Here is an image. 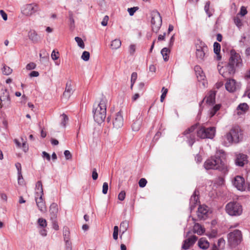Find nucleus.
<instances>
[{
    "instance_id": "42",
    "label": "nucleus",
    "mask_w": 250,
    "mask_h": 250,
    "mask_svg": "<svg viewBox=\"0 0 250 250\" xmlns=\"http://www.w3.org/2000/svg\"><path fill=\"white\" fill-rule=\"evenodd\" d=\"M137 74L136 72L132 73V74L131 75V89H132L133 85L134 83H135V82L137 79Z\"/></svg>"
},
{
    "instance_id": "55",
    "label": "nucleus",
    "mask_w": 250,
    "mask_h": 250,
    "mask_svg": "<svg viewBox=\"0 0 250 250\" xmlns=\"http://www.w3.org/2000/svg\"><path fill=\"white\" fill-rule=\"evenodd\" d=\"M69 20L70 21V26L71 27H73L74 26L75 21H74V20L73 19V14L71 13H69Z\"/></svg>"
},
{
    "instance_id": "41",
    "label": "nucleus",
    "mask_w": 250,
    "mask_h": 250,
    "mask_svg": "<svg viewBox=\"0 0 250 250\" xmlns=\"http://www.w3.org/2000/svg\"><path fill=\"white\" fill-rule=\"evenodd\" d=\"M90 57V54L87 51H84L81 56V58L84 61H87L89 60Z\"/></svg>"
},
{
    "instance_id": "62",
    "label": "nucleus",
    "mask_w": 250,
    "mask_h": 250,
    "mask_svg": "<svg viewBox=\"0 0 250 250\" xmlns=\"http://www.w3.org/2000/svg\"><path fill=\"white\" fill-rule=\"evenodd\" d=\"M42 156L44 158H45L47 160L50 161V155L46 152L45 151H43L42 152Z\"/></svg>"
},
{
    "instance_id": "51",
    "label": "nucleus",
    "mask_w": 250,
    "mask_h": 250,
    "mask_svg": "<svg viewBox=\"0 0 250 250\" xmlns=\"http://www.w3.org/2000/svg\"><path fill=\"white\" fill-rule=\"evenodd\" d=\"M15 166L17 168L18 174L20 175V177H22L21 165L20 163H17Z\"/></svg>"
},
{
    "instance_id": "29",
    "label": "nucleus",
    "mask_w": 250,
    "mask_h": 250,
    "mask_svg": "<svg viewBox=\"0 0 250 250\" xmlns=\"http://www.w3.org/2000/svg\"><path fill=\"white\" fill-rule=\"evenodd\" d=\"M196 76L199 81H202L203 86L204 87H207V82L205 80L206 76L204 73L203 71H202V72H198L197 74H196Z\"/></svg>"
},
{
    "instance_id": "31",
    "label": "nucleus",
    "mask_w": 250,
    "mask_h": 250,
    "mask_svg": "<svg viewBox=\"0 0 250 250\" xmlns=\"http://www.w3.org/2000/svg\"><path fill=\"white\" fill-rule=\"evenodd\" d=\"M132 129L134 131H138L141 127V122L139 120V118L134 121L132 125Z\"/></svg>"
},
{
    "instance_id": "47",
    "label": "nucleus",
    "mask_w": 250,
    "mask_h": 250,
    "mask_svg": "<svg viewBox=\"0 0 250 250\" xmlns=\"http://www.w3.org/2000/svg\"><path fill=\"white\" fill-rule=\"evenodd\" d=\"M108 189V185L107 182H104L103 185L102 192L104 194H106L107 193Z\"/></svg>"
},
{
    "instance_id": "40",
    "label": "nucleus",
    "mask_w": 250,
    "mask_h": 250,
    "mask_svg": "<svg viewBox=\"0 0 250 250\" xmlns=\"http://www.w3.org/2000/svg\"><path fill=\"white\" fill-rule=\"evenodd\" d=\"M62 122H61V125L63 127H65L66 122L68 120V118L67 116L64 113L62 115Z\"/></svg>"
},
{
    "instance_id": "49",
    "label": "nucleus",
    "mask_w": 250,
    "mask_h": 250,
    "mask_svg": "<svg viewBox=\"0 0 250 250\" xmlns=\"http://www.w3.org/2000/svg\"><path fill=\"white\" fill-rule=\"evenodd\" d=\"M125 197V191H122L118 195V199L120 201H123Z\"/></svg>"
},
{
    "instance_id": "61",
    "label": "nucleus",
    "mask_w": 250,
    "mask_h": 250,
    "mask_svg": "<svg viewBox=\"0 0 250 250\" xmlns=\"http://www.w3.org/2000/svg\"><path fill=\"white\" fill-rule=\"evenodd\" d=\"M39 73L38 71H32L29 74V76L30 77H38V76H39Z\"/></svg>"
},
{
    "instance_id": "35",
    "label": "nucleus",
    "mask_w": 250,
    "mask_h": 250,
    "mask_svg": "<svg viewBox=\"0 0 250 250\" xmlns=\"http://www.w3.org/2000/svg\"><path fill=\"white\" fill-rule=\"evenodd\" d=\"M75 40L77 42L78 45L81 48L83 49L84 48L85 45L83 41V40L79 37H76L75 38Z\"/></svg>"
},
{
    "instance_id": "34",
    "label": "nucleus",
    "mask_w": 250,
    "mask_h": 250,
    "mask_svg": "<svg viewBox=\"0 0 250 250\" xmlns=\"http://www.w3.org/2000/svg\"><path fill=\"white\" fill-rule=\"evenodd\" d=\"M2 72L4 75H9L12 72V69L9 66L4 65L2 68Z\"/></svg>"
},
{
    "instance_id": "39",
    "label": "nucleus",
    "mask_w": 250,
    "mask_h": 250,
    "mask_svg": "<svg viewBox=\"0 0 250 250\" xmlns=\"http://www.w3.org/2000/svg\"><path fill=\"white\" fill-rule=\"evenodd\" d=\"M36 187L37 190H39L40 192V195H43V191L42 188V182L39 181H38L36 184Z\"/></svg>"
},
{
    "instance_id": "46",
    "label": "nucleus",
    "mask_w": 250,
    "mask_h": 250,
    "mask_svg": "<svg viewBox=\"0 0 250 250\" xmlns=\"http://www.w3.org/2000/svg\"><path fill=\"white\" fill-rule=\"evenodd\" d=\"M119 228L118 227L116 226L114 227V230L113 233V237L114 239L117 240L118 239Z\"/></svg>"
},
{
    "instance_id": "5",
    "label": "nucleus",
    "mask_w": 250,
    "mask_h": 250,
    "mask_svg": "<svg viewBox=\"0 0 250 250\" xmlns=\"http://www.w3.org/2000/svg\"><path fill=\"white\" fill-rule=\"evenodd\" d=\"M242 234L240 230L235 229L228 234V242L231 248H235L242 241Z\"/></svg>"
},
{
    "instance_id": "2",
    "label": "nucleus",
    "mask_w": 250,
    "mask_h": 250,
    "mask_svg": "<svg viewBox=\"0 0 250 250\" xmlns=\"http://www.w3.org/2000/svg\"><path fill=\"white\" fill-rule=\"evenodd\" d=\"M243 139V131L239 126L233 127L230 130L222 137V144L229 146L232 143H238Z\"/></svg>"
},
{
    "instance_id": "32",
    "label": "nucleus",
    "mask_w": 250,
    "mask_h": 250,
    "mask_svg": "<svg viewBox=\"0 0 250 250\" xmlns=\"http://www.w3.org/2000/svg\"><path fill=\"white\" fill-rule=\"evenodd\" d=\"M121 41L119 39H115L111 42V47L112 49H117L121 46Z\"/></svg>"
},
{
    "instance_id": "60",
    "label": "nucleus",
    "mask_w": 250,
    "mask_h": 250,
    "mask_svg": "<svg viewBox=\"0 0 250 250\" xmlns=\"http://www.w3.org/2000/svg\"><path fill=\"white\" fill-rule=\"evenodd\" d=\"M217 235V231L215 230H213L211 233L208 234L207 235L210 238L215 237Z\"/></svg>"
},
{
    "instance_id": "37",
    "label": "nucleus",
    "mask_w": 250,
    "mask_h": 250,
    "mask_svg": "<svg viewBox=\"0 0 250 250\" xmlns=\"http://www.w3.org/2000/svg\"><path fill=\"white\" fill-rule=\"evenodd\" d=\"M233 21L235 24L238 28L240 29L243 25L242 20L239 18L236 17L234 18Z\"/></svg>"
},
{
    "instance_id": "45",
    "label": "nucleus",
    "mask_w": 250,
    "mask_h": 250,
    "mask_svg": "<svg viewBox=\"0 0 250 250\" xmlns=\"http://www.w3.org/2000/svg\"><path fill=\"white\" fill-rule=\"evenodd\" d=\"M139 9L138 7H133L132 8H129L127 9V11L128 12L130 16H133L134 13Z\"/></svg>"
},
{
    "instance_id": "10",
    "label": "nucleus",
    "mask_w": 250,
    "mask_h": 250,
    "mask_svg": "<svg viewBox=\"0 0 250 250\" xmlns=\"http://www.w3.org/2000/svg\"><path fill=\"white\" fill-rule=\"evenodd\" d=\"M39 10V5L36 3L27 4L21 8L22 14L26 16H30Z\"/></svg>"
},
{
    "instance_id": "8",
    "label": "nucleus",
    "mask_w": 250,
    "mask_h": 250,
    "mask_svg": "<svg viewBox=\"0 0 250 250\" xmlns=\"http://www.w3.org/2000/svg\"><path fill=\"white\" fill-rule=\"evenodd\" d=\"M151 23L152 30L154 32L157 33L162 25V18L160 13L157 11H153L151 12Z\"/></svg>"
},
{
    "instance_id": "56",
    "label": "nucleus",
    "mask_w": 250,
    "mask_h": 250,
    "mask_svg": "<svg viewBox=\"0 0 250 250\" xmlns=\"http://www.w3.org/2000/svg\"><path fill=\"white\" fill-rule=\"evenodd\" d=\"M92 178L94 180H96L98 178V173L97 172V170L95 168H94L93 170V171H92Z\"/></svg>"
},
{
    "instance_id": "19",
    "label": "nucleus",
    "mask_w": 250,
    "mask_h": 250,
    "mask_svg": "<svg viewBox=\"0 0 250 250\" xmlns=\"http://www.w3.org/2000/svg\"><path fill=\"white\" fill-rule=\"evenodd\" d=\"M198 238L195 235H192L190 237L185 240L182 245V249L184 250H188L197 241Z\"/></svg>"
},
{
    "instance_id": "13",
    "label": "nucleus",
    "mask_w": 250,
    "mask_h": 250,
    "mask_svg": "<svg viewBox=\"0 0 250 250\" xmlns=\"http://www.w3.org/2000/svg\"><path fill=\"white\" fill-rule=\"evenodd\" d=\"M197 127V125H193L183 132L184 135H189L187 136L188 143L190 146H192L195 142V135L192 133Z\"/></svg>"
},
{
    "instance_id": "4",
    "label": "nucleus",
    "mask_w": 250,
    "mask_h": 250,
    "mask_svg": "<svg viewBox=\"0 0 250 250\" xmlns=\"http://www.w3.org/2000/svg\"><path fill=\"white\" fill-rule=\"evenodd\" d=\"M107 104V100L105 97H103L97 107L93 108V118L98 124L103 123L106 117Z\"/></svg>"
},
{
    "instance_id": "22",
    "label": "nucleus",
    "mask_w": 250,
    "mask_h": 250,
    "mask_svg": "<svg viewBox=\"0 0 250 250\" xmlns=\"http://www.w3.org/2000/svg\"><path fill=\"white\" fill-rule=\"evenodd\" d=\"M73 91L74 90L71 84V82H67L65 91L63 93V97L65 98L66 99H68L70 97L71 95L73 94Z\"/></svg>"
},
{
    "instance_id": "48",
    "label": "nucleus",
    "mask_w": 250,
    "mask_h": 250,
    "mask_svg": "<svg viewBox=\"0 0 250 250\" xmlns=\"http://www.w3.org/2000/svg\"><path fill=\"white\" fill-rule=\"evenodd\" d=\"M36 64L34 62H30L29 63L27 64L26 68L27 70H32L36 68Z\"/></svg>"
},
{
    "instance_id": "53",
    "label": "nucleus",
    "mask_w": 250,
    "mask_h": 250,
    "mask_svg": "<svg viewBox=\"0 0 250 250\" xmlns=\"http://www.w3.org/2000/svg\"><path fill=\"white\" fill-rule=\"evenodd\" d=\"M64 154L66 159L69 160L72 158V155L69 150H65L64 152Z\"/></svg>"
},
{
    "instance_id": "54",
    "label": "nucleus",
    "mask_w": 250,
    "mask_h": 250,
    "mask_svg": "<svg viewBox=\"0 0 250 250\" xmlns=\"http://www.w3.org/2000/svg\"><path fill=\"white\" fill-rule=\"evenodd\" d=\"M109 20V17L108 16H105L104 18L103 21L101 22V24L103 26H106L107 24V22Z\"/></svg>"
},
{
    "instance_id": "44",
    "label": "nucleus",
    "mask_w": 250,
    "mask_h": 250,
    "mask_svg": "<svg viewBox=\"0 0 250 250\" xmlns=\"http://www.w3.org/2000/svg\"><path fill=\"white\" fill-rule=\"evenodd\" d=\"M60 54L58 51L56 52L54 50L51 53V58L53 60H56L59 58Z\"/></svg>"
},
{
    "instance_id": "25",
    "label": "nucleus",
    "mask_w": 250,
    "mask_h": 250,
    "mask_svg": "<svg viewBox=\"0 0 250 250\" xmlns=\"http://www.w3.org/2000/svg\"><path fill=\"white\" fill-rule=\"evenodd\" d=\"M199 247L203 249L206 250L209 247V243L205 238H201L199 239L198 243Z\"/></svg>"
},
{
    "instance_id": "24",
    "label": "nucleus",
    "mask_w": 250,
    "mask_h": 250,
    "mask_svg": "<svg viewBox=\"0 0 250 250\" xmlns=\"http://www.w3.org/2000/svg\"><path fill=\"white\" fill-rule=\"evenodd\" d=\"M249 108L248 105L245 103L240 104L236 108L237 114L239 115L244 114Z\"/></svg>"
},
{
    "instance_id": "30",
    "label": "nucleus",
    "mask_w": 250,
    "mask_h": 250,
    "mask_svg": "<svg viewBox=\"0 0 250 250\" xmlns=\"http://www.w3.org/2000/svg\"><path fill=\"white\" fill-rule=\"evenodd\" d=\"M220 44L217 42H215L213 44V50L214 52L217 55L218 60H220L221 59V56L220 55Z\"/></svg>"
},
{
    "instance_id": "64",
    "label": "nucleus",
    "mask_w": 250,
    "mask_h": 250,
    "mask_svg": "<svg viewBox=\"0 0 250 250\" xmlns=\"http://www.w3.org/2000/svg\"><path fill=\"white\" fill-rule=\"evenodd\" d=\"M194 70L196 72V74H197L198 72H202V71H203L201 67L198 65H196L195 66Z\"/></svg>"
},
{
    "instance_id": "21",
    "label": "nucleus",
    "mask_w": 250,
    "mask_h": 250,
    "mask_svg": "<svg viewBox=\"0 0 250 250\" xmlns=\"http://www.w3.org/2000/svg\"><path fill=\"white\" fill-rule=\"evenodd\" d=\"M42 195H40L39 198H36V202L39 209L42 212H45L46 211V207L45 203L42 198Z\"/></svg>"
},
{
    "instance_id": "36",
    "label": "nucleus",
    "mask_w": 250,
    "mask_h": 250,
    "mask_svg": "<svg viewBox=\"0 0 250 250\" xmlns=\"http://www.w3.org/2000/svg\"><path fill=\"white\" fill-rule=\"evenodd\" d=\"M220 105L216 104L210 110V115L211 117H213L216 113L220 109Z\"/></svg>"
},
{
    "instance_id": "28",
    "label": "nucleus",
    "mask_w": 250,
    "mask_h": 250,
    "mask_svg": "<svg viewBox=\"0 0 250 250\" xmlns=\"http://www.w3.org/2000/svg\"><path fill=\"white\" fill-rule=\"evenodd\" d=\"M210 1H208L206 2L204 7V10L205 11V12L208 17H210L211 16H212L213 13H214V11L213 9H210Z\"/></svg>"
},
{
    "instance_id": "1",
    "label": "nucleus",
    "mask_w": 250,
    "mask_h": 250,
    "mask_svg": "<svg viewBox=\"0 0 250 250\" xmlns=\"http://www.w3.org/2000/svg\"><path fill=\"white\" fill-rule=\"evenodd\" d=\"M242 66V60L240 54L234 50H231L228 62L222 67L219 70V73L224 78H228L234 74L236 68H240Z\"/></svg>"
},
{
    "instance_id": "15",
    "label": "nucleus",
    "mask_w": 250,
    "mask_h": 250,
    "mask_svg": "<svg viewBox=\"0 0 250 250\" xmlns=\"http://www.w3.org/2000/svg\"><path fill=\"white\" fill-rule=\"evenodd\" d=\"M235 163L236 166L243 167L248 162V156L243 153H238L235 155Z\"/></svg>"
},
{
    "instance_id": "17",
    "label": "nucleus",
    "mask_w": 250,
    "mask_h": 250,
    "mask_svg": "<svg viewBox=\"0 0 250 250\" xmlns=\"http://www.w3.org/2000/svg\"><path fill=\"white\" fill-rule=\"evenodd\" d=\"M208 208L205 205H200L199 206L198 210L197 212V214L198 218L200 220H205L207 218L208 216Z\"/></svg>"
},
{
    "instance_id": "63",
    "label": "nucleus",
    "mask_w": 250,
    "mask_h": 250,
    "mask_svg": "<svg viewBox=\"0 0 250 250\" xmlns=\"http://www.w3.org/2000/svg\"><path fill=\"white\" fill-rule=\"evenodd\" d=\"M166 33H164L163 35H159L158 37V40L159 41H164L165 39V36H166Z\"/></svg>"
},
{
    "instance_id": "27",
    "label": "nucleus",
    "mask_w": 250,
    "mask_h": 250,
    "mask_svg": "<svg viewBox=\"0 0 250 250\" xmlns=\"http://www.w3.org/2000/svg\"><path fill=\"white\" fill-rule=\"evenodd\" d=\"M193 232L198 235H202L205 232L204 229L198 223H196L193 229Z\"/></svg>"
},
{
    "instance_id": "18",
    "label": "nucleus",
    "mask_w": 250,
    "mask_h": 250,
    "mask_svg": "<svg viewBox=\"0 0 250 250\" xmlns=\"http://www.w3.org/2000/svg\"><path fill=\"white\" fill-rule=\"evenodd\" d=\"M199 193V191L195 190L193 195L190 197L189 201V208L191 211L194 209L196 206L199 203L198 197Z\"/></svg>"
},
{
    "instance_id": "16",
    "label": "nucleus",
    "mask_w": 250,
    "mask_h": 250,
    "mask_svg": "<svg viewBox=\"0 0 250 250\" xmlns=\"http://www.w3.org/2000/svg\"><path fill=\"white\" fill-rule=\"evenodd\" d=\"M233 185L239 190L243 191L246 189L245 180L242 176H237L234 178Z\"/></svg>"
},
{
    "instance_id": "59",
    "label": "nucleus",
    "mask_w": 250,
    "mask_h": 250,
    "mask_svg": "<svg viewBox=\"0 0 250 250\" xmlns=\"http://www.w3.org/2000/svg\"><path fill=\"white\" fill-rule=\"evenodd\" d=\"M22 147L24 152H26L28 149V146L26 142H22Z\"/></svg>"
},
{
    "instance_id": "38",
    "label": "nucleus",
    "mask_w": 250,
    "mask_h": 250,
    "mask_svg": "<svg viewBox=\"0 0 250 250\" xmlns=\"http://www.w3.org/2000/svg\"><path fill=\"white\" fill-rule=\"evenodd\" d=\"M38 223L39 225L42 228H45L47 226V222L45 219L40 218L38 219Z\"/></svg>"
},
{
    "instance_id": "26",
    "label": "nucleus",
    "mask_w": 250,
    "mask_h": 250,
    "mask_svg": "<svg viewBox=\"0 0 250 250\" xmlns=\"http://www.w3.org/2000/svg\"><path fill=\"white\" fill-rule=\"evenodd\" d=\"M28 37L33 42L37 43L39 42L40 38L34 30H31L28 33Z\"/></svg>"
},
{
    "instance_id": "57",
    "label": "nucleus",
    "mask_w": 250,
    "mask_h": 250,
    "mask_svg": "<svg viewBox=\"0 0 250 250\" xmlns=\"http://www.w3.org/2000/svg\"><path fill=\"white\" fill-rule=\"evenodd\" d=\"M0 14L4 21H6L7 20V15L3 10H0Z\"/></svg>"
},
{
    "instance_id": "52",
    "label": "nucleus",
    "mask_w": 250,
    "mask_h": 250,
    "mask_svg": "<svg viewBox=\"0 0 250 250\" xmlns=\"http://www.w3.org/2000/svg\"><path fill=\"white\" fill-rule=\"evenodd\" d=\"M247 12H247L246 8L244 6H242L240 9V11L239 14L242 16H244L245 15H246L247 14Z\"/></svg>"
},
{
    "instance_id": "58",
    "label": "nucleus",
    "mask_w": 250,
    "mask_h": 250,
    "mask_svg": "<svg viewBox=\"0 0 250 250\" xmlns=\"http://www.w3.org/2000/svg\"><path fill=\"white\" fill-rule=\"evenodd\" d=\"M136 50V47L134 45H131L129 46V52L130 54L132 55L134 54Z\"/></svg>"
},
{
    "instance_id": "14",
    "label": "nucleus",
    "mask_w": 250,
    "mask_h": 250,
    "mask_svg": "<svg viewBox=\"0 0 250 250\" xmlns=\"http://www.w3.org/2000/svg\"><path fill=\"white\" fill-rule=\"evenodd\" d=\"M124 125V119L122 112L119 111L116 113L113 119V127L118 129L123 126Z\"/></svg>"
},
{
    "instance_id": "11",
    "label": "nucleus",
    "mask_w": 250,
    "mask_h": 250,
    "mask_svg": "<svg viewBox=\"0 0 250 250\" xmlns=\"http://www.w3.org/2000/svg\"><path fill=\"white\" fill-rule=\"evenodd\" d=\"M207 46L203 42H200L196 45V56L198 59L203 61L208 51Z\"/></svg>"
},
{
    "instance_id": "12",
    "label": "nucleus",
    "mask_w": 250,
    "mask_h": 250,
    "mask_svg": "<svg viewBox=\"0 0 250 250\" xmlns=\"http://www.w3.org/2000/svg\"><path fill=\"white\" fill-rule=\"evenodd\" d=\"M225 87L228 91L233 93L240 88V83L233 79H228Z\"/></svg>"
},
{
    "instance_id": "43",
    "label": "nucleus",
    "mask_w": 250,
    "mask_h": 250,
    "mask_svg": "<svg viewBox=\"0 0 250 250\" xmlns=\"http://www.w3.org/2000/svg\"><path fill=\"white\" fill-rule=\"evenodd\" d=\"M63 235L64 238V240L70 239L69 236H70V232L69 230H68L67 228H65L63 230Z\"/></svg>"
},
{
    "instance_id": "7",
    "label": "nucleus",
    "mask_w": 250,
    "mask_h": 250,
    "mask_svg": "<svg viewBox=\"0 0 250 250\" xmlns=\"http://www.w3.org/2000/svg\"><path fill=\"white\" fill-rule=\"evenodd\" d=\"M0 108L8 107L11 101L8 91L3 86L0 85Z\"/></svg>"
},
{
    "instance_id": "33",
    "label": "nucleus",
    "mask_w": 250,
    "mask_h": 250,
    "mask_svg": "<svg viewBox=\"0 0 250 250\" xmlns=\"http://www.w3.org/2000/svg\"><path fill=\"white\" fill-rule=\"evenodd\" d=\"M161 52L163 57L164 61H167L168 60V55L170 52L169 49L167 47H165L162 49Z\"/></svg>"
},
{
    "instance_id": "9",
    "label": "nucleus",
    "mask_w": 250,
    "mask_h": 250,
    "mask_svg": "<svg viewBox=\"0 0 250 250\" xmlns=\"http://www.w3.org/2000/svg\"><path fill=\"white\" fill-rule=\"evenodd\" d=\"M197 136L201 139H212L215 134V128L202 127L197 131Z\"/></svg>"
},
{
    "instance_id": "23",
    "label": "nucleus",
    "mask_w": 250,
    "mask_h": 250,
    "mask_svg": "<svg viewBox=\"0 0 250 250\" xmlns=\"http://www.w3.org/2000/svg\"><path fill=\"white\" fill-rule=\"evenodd\" d=\"M215 95L216 93L214 91H210L208 95L204 99V100L201 102L202 103L206 99V102L209 104H214L215 102Z\"/></svg>"
},
{
    "instance_id": "50",
    "label": "nucleus",
    "mask_w": 250,
    "mask_h": 250,
    "mask_svg": "<svg viewBox=\"0 0 250 250\" xmlns=\"http://www.w3.org/2000/svg\"><path fill=\"white\" fill-rule=\"evenodd\" d=\"M51 220H52V222L53 229H55V230H58L59 229V225H58L57 221V219H54H54H51Z\"/></svg>"
},
{
    "instance_id": "20",
    "label": "nucleus",
    "mask_w": 250,
    "mask_h": 250,
    "mask_svg": "<svg viewBox=\"0 0 250 250\" xmlns=\"http://www.w3.org/2000/svg\"><path fill=\"white\" fill-rule=\"evenodd\" d=\"M49 213L50 219H56L57 217V214L58 212V205L55 203H53L51 204L49 208Z\"/></svg>"
},
{
    "instance_id": "3",
    "label": "nucleus",
    "mask_w": 250,
    "mask_h": 250,
    "mask_svg": "<svg viewBox=\"0 0 250 250\" xmlns=\"http://www.w3.org/2000/svg\"><path fill=\"white\" fill-rule=\"evenodd\" d=\"M204 167L206 169H217L224 173L228 171V167L226 161L217 154L214 157L207 160L204 164Z\"/></svg>"
},
{
    "instance_id": "6",
    "label": "nucleus",
    "mask_w": 250,
    "mask_h": 250,
    "mask_svg": "<svg viewBox=\"0 0 250 250\" xmlns=\"http://www.w3.org/2000/svg\"><path fill=\"white\" fill-rule=\"evenodd\" d=\"M226 211L230 216H239L243 211L242 206L237 202H230L226 206Z\"/></svg>"
}]
</instances>
